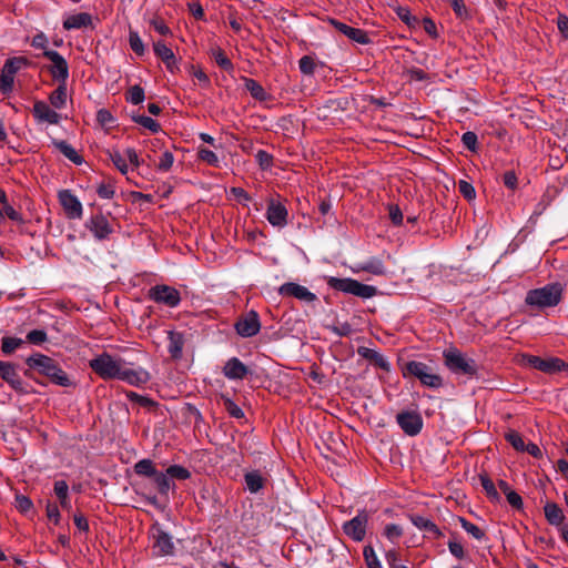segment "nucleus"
<instances>
[{
  "label": "nucleus",
  "mask_w": 568,
  "mask_h": 568,
  "mask_svg": "<svg viewBox=\"0 0 568 568\" xmlns=\"http://www.w3.org/2000/svg\"><path fill=\"white\" fill-rule=\"evenodd\" d=\"M29 369L24 375L33 378L31 369L37 371L39 374L49 378V381L58 386L69 387L72 385L68 374L60 367L59 363L41 353H36L26 359Z\"/></svg>",
  "instance_id": "nucleus-1"
},
{
  "label": "nucleus",
  "mask_w": 568,
  "mask_h": 568,
  "mask_svg": "<svg viewBox=\"0 0 568 568\" xmlns=\"http://www.w3.org/2000/svg\"><path fill=\"white\" fill-rule=\"evenodd\" d=\"M109 378H118L133 386L146 384L151 376L143 368H132L120 357L109 355Z\"/></svg>",
  "instance_id": "nucleus-2"
},
{
  "label": "nucleus",
  "mask_w": 568,
  "mask_h": 568,
  "mask_svg": "<svg viewBox=\"0 0 568 568\" xmlns=\"http://www.w3.org/2000/svg\"><path fill=\"white\" fill-rule=\"evenodd\" d=\"M562 298V286L559 283H550L542 287L527 292L525 303L537 310L557 306Z\"/></svg>",
  "instance_id": "nucleus-3"
},
{
  "label": "nucleus",
  "mask_w": 568,
  "mask_h": 568,
  "mask_svg": "<svg viewBox=\"0 0 568 568\" xmlns=\"http://www.w3.org/2000/svg\"><path fill=\"white\" fill-rule=\"evenodd\" d=\"M134 471L141 477L149 478L155 485L158 491L162 496H168L171 489H175V485L170 483L166 470L161 471L155 467L153 460L144 458L134 465Z\"/></svg>",
  "instance_id": "nucleus-4"
},
{
  "label": "nucleus",
  "mask_w": 568,
  "mask_h": 568,
  "mask_svg": "<svg viewBox=\"0 0 568 568\" xmlns=\"http://www.w3.org/2000/svg\"><path fill=\"white\" fill-rule=\"evenodd\" d=\"M29 64L30 61L22 55L6 60L0 74V92L3 95H9L13 91L16 74Z\"/></svg>",
  "instance_id": "nucleus-5"
},
{
  "label": "nucleus",
  "mask_w": 568,
  "mask_h": 568,
  "mask_svg": "<svg viewBox=\"0 0 568 568\" xmlns=\"http://www.w3.org/2000/svg\"><path fill=\"white\" fill-rule=\"evenodd\" d=\"M445 365L455 374L474 376L477 374V364L473 358H467L457 348H449L443 353Z\"/></svg>",
  "instance_id": "nucleus-6"
},
{
  "label": "nucleus",
  "mask_w": 568,
  "mask_h": 568,
  "mask_svg": "<svg viewBox=\"0 0 568 568\" xmlns=\"http://www.w3.org/2000/svg\"><path fill=\"white\" fill-rule=\"evenodd\" d=\"M404 377L413 376L427 387L438 388L443 385V379L439 375L432 372V368L425 363L417 361H409L403 368Z\"/></svg>",
  "instance_id": "nucleus-7"
},
{
  "label": "nucleus",
  "mask_w": 568,
  "mask_h": 568,
  "mask_svg": "<svg viewBox=\"0 0 568 568\" xmlns=\"http://www.w3.org/2000/svg\"><path fill=\"white\" fill-rule=\"evenodd\" d=\"M520 363L549 375L568 372V364L559 357L542 358L531 354H523Z\"/></svg>",
  "instance_id": "nucleus-8"
},
{
  "label": "nucleus",
  "mask_w": 568,
  "mask_h": 568,
  "mask_svg": "<svg viewBox=\"0 0 568 568\" xmlns=\"http://www.w3.org/2000/svg\"><path fill=\"white\" fill-rule=\"evenodd\" d=\"M286 200L280 194L267 199V207L265 217L268 223L278 229H283L287 225L288 211L285 205Z\"/></svg>",
  "instance_id": "nucleus-9"
},
{
  "label": "nucleus",
  "mask_w": 568,
  "mask_h": 568,
  "mask_svg": "<svg viewBox=\"0 0 568 568\" xmlns=\"http://www.w3.org/2000/svg\"><path fill=\"white\" fill-rule=\"evenodd\" d=\"M113 164L124 175L134 173V169H140V165L144 163V158H140L134 149H125L121 152L109 153Z\"/></svg>",
  "instance_id": "nucleus-10"
},
{
  "label": "nucleus",
  "mask_w": 568,
  "mask_h": 568,
  "mask_svg": "<svg viewBox=\"0 0 568 568\" xmlns=\"http://www.w3.org/2000/svg\"><path fill=\"white\" fill-rule=\"evenodd\" d=\"M368 519V513L365 509L359 510L354 518L343 524V532L356 542L363 541L366 536Z\"/></svg>",
  "instance_id": "nucleus-11"
},
{
  "label": "nucleus",
  "mask_w": 568,
  "mask_h": 568,
  "mask_svg": "<svg viewBox=\"0 0 568 568\" xmlns=\"http://www.w3.org/2000/svg\"><path fill=\"white\" fill-rule=\"evenodd\" d=\"M149 297L153 302L169 307H176L181 302L180 292L165 284L151 287L149 291Z\"/></svg>",
  "instance_id": "nucleus-12"
},
{
  "label": "nucleus",
  "mask_w": 568,
  "mask_h": 568,
  "mask_svg": "<svg viewBox=\"0 0 568 568\" xmlns=\"http://www.w3.org/2000/svg\"><path fill=\"white\" fill-rule=\"evenodd\" d=\"M400 429L408 436H416L423 428V418L418 412L403 410L396 415Z\"/></svg>",
  "instance_id": "nucleus-13"
},
{
  "label": "nucleus",
  "mask_w": 568,
  "mask_h": 568,
  "mask_svg": "<svg viewBox=\"0 0 568 568\" xmlns=\"http://www.w3.org/2000/svg\"><path fill=\"white\" fill-rule=\"evenodd\" d=\"M43 57L51 61L50 73L58 82H67L69 78V65L65 59L54 50H45Z\"/></svg>",
  "instance_id": "nucleus-14"
},
{
  "label": "nucleus",
  "mask_w": 568,
  "mask_h": 568,
  "mask_svg": "<svg viewBox=\"0 0 568 568\" xmlns=\"http://www.w3.org/2000/svg\"><path fill=\"white\" fill-rule=\"evenodd\" d=\"M278 293L282 296L294 297L307 304L314 303L318 300L316 294L311 292L307 287L293 282H287L281 285Z\"/></svg>",
  "instance_id": "nucleus-15"
},
{
  "label": "nucleus",
  "mask_w": 568,
  "mask_h": 568,
  "mask_svg": "<svg viewBox=\"0 0 568 568\" xmlns=\"http://www.w3.org/2000/svg\"><path fill=\"white\" fill-rule=\"evenodd\" d=\"M260 316L255 311H250L235 323V331L242 337H253L260 332Z\"/></svg>",
  "instance_id": "nucleus-16"
},
{
  "label": "nucleus",
  "mask_w": 568,
  "mask_h": 568,
  "mask_svg": "<svg viewBox=\"0 0 568 568\" xmlns=\"http://www.w3.org/2000/svg\"><path fill=\"white\" fill-rule=\"evenodd\" d=\"M329 23L335 28V30H337L338 32H341L342 34L347 37L349 40H352L356 43L368 44L371 42V39H369L367 32L363 29L351 27V26H348L342 21H338L336 19H329Z\"/></svg>",
  "instance_id": "nucleus-17"
},
{
  "label": "nucleus",
  "mask_w": 568,
  "mask_h": 568,
  "mask_svg": "<svg viewBox=\"0 0 568 568\" xmlns=\"http://www.w3.org/2000/svg\"><path fill=\"white\" fill-rule=\"evenodd\" d=\"M59 200L69 219L81 217L82 204L70 190L61 191L59 193Z\"/></svg>",
  "instance_id": "nucleus-18"
},
{
  "label": "nucleus",
  "mask_w": 568,
  "mask_h": 568,
  "mask_svg": "<svg viewBox=\"0 0 568 568\" xmlns=\"http://www.w3.org/2000/svg\"><path fill=\"white\" fill-rule=\"evenodd\" d=\"M154 542L153 550L156 556H169L174 552V544L172 537L161 528H155L153 534Z\"/></svg>",
  "instance_id": "nucleus-19"
},
{
  "label": "nucleus",
  "mask_w": 568,
  "mask_h": 568,
  "mask_svg": "<svg viewBox=\"0 0 568 568\" xmlns=\"http://www.w3.org/2000/svg\"><path fill=\"white\" fill-rule=\"evenodd\" d=\"M222 372L227 379L241 381L247 376L250 369L237 357H231L230 359L226 361Z\"/></svg>",
  "instance_id": "nucleus-20"
},
{
  "label": "nucleus",
  "mask_w": 568,
  "mask_h": 568,
  "mask_svg": "<svg viewBox=\"0 0 568 568\" xmlns=\"http://www.w3.org/2000/svg\"><path fill=\"white\" fill-rule=\"evenodd\" d=\"M32 113L38 122L58 124L61 119V115L43 101L34 102Z\"/></svg>",
  "instance_id": "nucleus-21"
},
{
  "label": "nucleus",
  "mask_w": 568,
  "mask_h": 568,
  "mask_svg": "<svg viewBox=\"0 0 568 568\" xmlns=\"http://www.w3.org/2000/svg\"><path fill=\"white\" fill-rule=\"evenodd\" d=\"M154 53L158 58H160L165 64L166 69L170 72H174L178 70L176 59L171 48H169L163 41L154 42L153 44Z\"/></svg>",
  "instance_id": "nucleus-22"
},
{
  "label": "nucleus",
  "mask_w": 568,
  "mask_h": 568,
  "mask_svg": "<svg viewBox=\"0 0 568 568\" xmlns=\"http://www.w3.org/2000/svg\"><path fill=\"white\" fill-rule=\"evenodd\" d=\"M409 518L416 528L432 536L434 539H440L443 537L442 530L433 520L420 515H412Z\"/></svg>",
  "instance_id": "nucleus-23"
},
{
  "label": "nucleus",
  "mask_w": 568,
  "mask_h": 568,
  "mask_svg": "<svg viewBox=\"0 0 568 568\" xmlns=\"http://www.w3.org/2000/svg\"><path fill=\"white\" fill-rule=\"evenodd\" d=\"M168 338V352L170 353L172 359H180L182 357V351L185 343L184 335L180 332L169 331Z\"/></svg>",
  "instance_id": "nucleus-24"
},
{
  "label": "nucleus",
  "mask_w": 568,
  "mask_h": 568,
  "mask_svg": "<svg viewBox=\"0 0 568 568\" xmlns=\"http://www.w3.org/2000/svg\"><path fill=\"white\" fill-rule=\"evenodd\" d=\"M544 514L547 523L551 526L559 527L565 524L564 510L552 501L546 503L544 506Z\"/></svg>",
  "instance_id": "nucleus-25"
},
{
  "label": "nucleus",
  "mask_w": 568,
  "mask_h": 568,
  "mask_svg": "<svg viewBox=\"0 0 568 568\" xmlns=\"http://www.w3.org/2000/svg\"><path fill=\"white\" fill-rule=\"evenodd\" d=\"M85 226L97 240L102 241L106 239V219L103 215L97 214L92 216Z\"/></svg>",
  "instance_id": "nucleus-26"
},
{
  "label": "nucleus",
  "mask_w": 568,
  "mask_h": 568,
  "mask_svg": "<svg viewBox=\"0 0 568 568\" xmlns=\"http://www.w3.org/2000/svg\"><path fill=\"white\" fill-rule=\"evenodd\" d=\"M357 354L369 361L371 363H373L375 366L384 369V371H389V363L386 361V358L379 354L377 351L373 349V348H368V347H365V346H359L357 348Z\"/></svg>",
  "instance_id": "nucleus-27"
},
{
  "label": "nucleus",
  "mask_w": 568,
  "mask_h": 568,
  "mask_svg": "<svg viewBox=\"0 0 568 568\" xmlns=\"http://www.w3.org/2000/svg\"><path fill=\"white\" fill-rule=\"evenodd\" d=\"M91 16L87 12H79L68 16L63 20V28L65 30L81 29L91 24Z\"/></svg>",
  "instance_id": "nucleus-28"
},
{
  "label": "nucleus",
  "mask_w": 568,
  "mask_h": 568,
  "mask_svg": "<svg viewBox=\"0 0 568 568\" xmlns=\"http://www.w3.org/2000/svg\"><path fill=\"white\" fill-rule=\"evenodd\" d=\"M244 481L250 493L256 494L264 488L266 478L262 476L260 470H251L244 475Z\"/></svg>",
  "instance_id": "nucleus-29"
},
{
  "label": "nucleus",
  "mask_w": 568,
  "mask_h": 568,
  "mask_svg": "<svg viewBox=\"0 0 568 568\" xmlns=\"http://www.w3.org/2000/svg\"><path fill=\"white\" fill-rule=\"evenodd\" d=\"M51 144L74 164H81L83 162L82 156H80L74 148L67 141L51 139Z\"/></svg>",
  "instance_id": "nucleus-30"
},
{
  "label": "nucleus",
  "mask_w": 568,
  "mask_h": 568,
  "mask_svg": "<svg viewBox=\"0 0 568 568\" xmlns=\"http://www.w3.org/2000/svg\"><path fill=\"white\" fill-rule=\"evenodd\" d=\"M244 87L251 97L260 102L268 100L270 95L265 89L254 79L243 78Z\"/></svg>",
  "instance_id": "nucleus-31"
},
{
  "label": "nucleus",
  "mask_w": 568,
  "mask_h": 568,
  "mask_svg": "<svg viewBox=\"0 0 568 568\" xmlns=\"http://www.w3.org/2000/svg\"><path fill=\"white\" fill-rule=\"evenodd\" d=\"M376 287L367 284H363L357 280H353L349 294L362 298H371L376 295Z\"/></svg>",
  "instance_id": "nucleus-32"
},
{
  "label": "nucleus",
  "mask_w": 568,
  "mask_h": 568,
  "mask_svg": "<svg viewBox=\"0 0 568 568\" xmlns=\"http://www.w3.org/2000/svg\"><path fill=\"white\" fill-rule=\"evenodd\" d=\"M210 54L221 69H223L224 71L233 70L234 65L232 61L227 58L223 49H221L217 45L212 47L210 50Z\"/></svg>",
  "instance_id": "nucleus-33"
},
{
  "label": "nucleus",
  "mask_w": 568,
  "mask_h": 568,
  "mask_svg": "<svg viewBox=\"0 0 568 568\" xmlns=\"http://www.w3.org/2000/svg\"><path fill=\"white\" fill-rule=\"evenodd\" d=\"M50 103L55 109H62L67 102V82H59L58 88L49 97Z\"/></svg>",
  "instance_id": "nucleus-34"
},
{
  "label": "nucleus",
  "mask_w": 568,
  "mask_h": 568,
  "mask_svg": "<svg viewBox=\"0 0 568 568\" xmlns=\"http://www.w3.org/2000/svg\"><path fill=\"white\" fill-rule=\"evenodd\" d=\"M480 484L486 493V496L491 503H499L500 495L497 491L494 481L489 478L487 474L479 475Z\"/></svg>",
  "instance_id": "nucleus-35"
},
{
  "label": "nucleus",
  "mask_w": 568,
  "mask_h": 568,
  "mask_svg": "<svg viewBox=\"0 0 568 568\" xmlns=\"http://www.w3.org/2000/svg\"><path fill=\"white\" fill-rule=\"evenodd\" d=\"M362 271L374 274V275H384L386 273L385 265L383 261L378 257H371L361 266Z\"/></svg>",
  "instance_id": "nucleus-36"
},
{
  "label": "nucleus",
  "mask_w": 568,
  "mask_h": 568,
  "mask_svg": "<svg viewBox=\"0 0 568 568\" xmlns=\"http://www.w3.org/2000/svg\"><path fill=\"white\" fill-rule=\"evenodd\" d=\"M166 474L170 483L172 480H186L191 477V471L184 466L174 464L166 468Z\"/></svg>",
  "instance_id": "nucleus-37"
},
{
  "label": "nucleus",
  "mask_w": 568,
  "mask_h": 568,
  "mask_svg": "<svg viewBox=\"0 0 568 568\" xmlns=\"http://www.w3.org/2000/svg\"><path fill=\"white\" fill-rule=\"evenodd\" d=\"M221 400H222L224 409L227 412V414L231 417L236 418V419L244 417V412L242 410V408L229 396L221 395Z\"/></svg>",
  "instance_id": "nucleus-38"
},
{
  "label": "nucleus",
  "mask_w": 568,
  "mask_h": 568,
  "mask_svg": "<svg viewBox=\"0 0 568 568\" xmlns=\"http://www.w3.org/2000/svg\"><path fill=\"white\" fill-rule=\"evenodd\" d=\"M133 121L152 133H158L161 130V124L152 118L138 114L132 116Z\"/></svg>",
  "instance_id": "nucleus-39"
},
{
  "label": "nucleus",
  "mask_w": 568,
  "mask_h": 568,
  "mask_svg": "<svg viewBox=\"0 0 568 568\" xmlns=\"http://www.w3.org/2000/svg\"><path fill=\"white\" fill-rule=\"evenodd\" d=\"M458 521L463 529L469 534L471 537H474L476 540H483L485 538V531L479 528L477 525L470 523L464 517H458Z\"/></svg>",
  "instance_id": "nucleus-40"
},
{
  "label": "nucleus",
  "mask_w": 568,
  "mask_h": 568,
  "mask_svg": "<svg viewBox=\"0 0 568 568\" xmlns=\"http://www.w3.org/2000/svg\"><path fill=\"white\" fill-rule=\"evenodd\" d=\"M353 278H338L331 276L327 278V285L336 291L348 293L351 292Z\"/></svg>",
  "instance_id": "nucleus-41"
},
{
  "label": "nucleus",
  "mask_w": 568,
  "mask_h": 568,
  "mask_svg": "<svg viewBox=\"0 0 568 568\" xmlns=\"http://www.w3.org/2000/svg\"><path fill=\"white\" fill-rule=\"evenodd\" d=\"M145 94L144 90L141 85L130 87L125 93V99L128 102L136 105L144 101Z\"/></svg>",
  "instance_id": "nucleus-42"
},
{
  "label": "nucleus",
  "mask_w": 568,
  "mask_h": 568,
  "mask_svg": "<svg viewBox=\"0 0 568 568\" xmlns=\"http://www.w3.org/2000/svg\"><path fill=\"white\" fill-rule=\"evenodd\" d=\"M23 344V341L18 337H2L1 339V351L6 355L12 354L17 348H19Z\"/></svg>",
  "instance_id": "nucleus-43"
},
{
  "label": "nucleus",
  "mask_w": 568,
  "mask_h": 568,
  "mask_svg": "<svg viewBox=\"0 0 568 568\" xmlns=\"http://www.w3.org/2000/svg\"><path fill=\"white\" fill-rule=\"evenodd\" d=\"M363 556L367 568H383L374 548L371 545L364 547Z\"/></svg>",
  "instance_id": "nucleus-44"
},
{
  "label": "nucleus",
  "mask_w": 568,
  "mask_h": 568,
  "mask_svg": "<svg viewBox=\"0 0 568 568\" xmlns=\"http://www.w3.org/2000/svg\"><path fill=\"white\" fill-rule=\"evenodd\" d=\"M90 365L100 377L106 379V352H103L98 358L92 359Z\"/></svg>",
  "instance_id": "nucleus-45"
},
{
  "label": "nucleus",
  "mask_w": 568,
  "mask_h": 568,
  "mask_svg": "<svg viewBox=\"0 0 568 568\" xmlns=\"http://www.w3.org/2000/svg\"><path fill=\"white\" fill-rule=\"evenodd\" d=\"M300 71L305 75H313L315 73L316 63L313 57L303 55L298 61Z\"/></svg>",
  "instance_id": "nucleus-46"
},
{
  "label": "nucleus",
  "mask_w": 568,
  "mask_h": 568,
  "mask_svg": "<svg viewBox=\"0 0 568 568\" xmlns=\"http://www.w3.org/2000/svg\"><path fill=\"white\" fill-rule=\"evenodd\" d=\"M505 438L517 452H525L526 444L518 432L509 430L505 434Z\"/></svg>",
  "instance_id": "nucleus-47"
},
{
  "label": "nucleus",
  "mask_w": 568,
  "mask_h": 568,
  "mask_svg": "<svg viewBox=\"0 0 568 568\" xmlns=\"http://www.w3.org/2000/svg\"><path fill=\"white\" fill-rule=\"evenodd\" d=\"M450 7L455 16L460 20H467L470 18V13L465 4L464 0H449Z\"/></svg>",
  "instance_id": "nucleus-48"
},
{
  "label": "nucleus",
  "mask_w": 568,
  "mask_h": 568,
  "mask_svg": "<svg viewBox=\"0 0 568 568\" xmlns=\"http://www.w3.org/2000/svg\"><path fill=\"white\" fill-rule=\"evenodd\" d=\"M129 43L132 49V51L138 55H143L145 52V48L143 44L142 39L140 38L139 33L135 31H130L129 34Z\"/></svg>",
  "instance_id": "nucleus-49"
},
{
  "label": "nucleus",
  "mask_w": 568,
  "mask_h": 568,
  "mask_svg": "<svg viewBox=\"0 0 568 568\" xmlns=\"http://www.w3.org/2000/svg\"><path fill=\"white\" fill-rule=\"evenodd\" d=\"M18 373L16 371V365L10 362L0 361V377L4 382H10Z\"/></svg>",
  "instance_id": "nucleus-50"
},
{
  "label": "nucleus",
  "mask_w": 568,
  "mask_h": 568,
  "mask_svg": "<svg viewBox=\"0 0 568 568\" xmlns=\"http://www.w3.org/2000/svg\"><path fill=\"white\" fill-rule=\"evenodd\" d=\"M197 155H199V159L202 160L203 162H206L207 164H210L214 168L220 166L219 156L213 151L202 148V149H199Z\"/></svg>",
  "instance_id": "nucleus-51"
},
{
  "label": "nucleus",
  "mask_w": 568,
  "mask_h": 568,
  "mask_svg": "<svg viewBox=\"0 0 568 568\" xmlns=\"http://www.w3.org/2000/svg\"><path fill=\"white\" fill-rule=\"evenodd\" d=\"M174 162V155L170 151H164L160 156L159 162L155 164L156 169L161 172H168Z\"/></svg>",
  "instance_id": "nucleus-52"
},
{
  "label": "nucleus",
  "mask_w": 568,
  "mask_h": 568,
  "mask_svg": "<svg viewBox=\"0 0 568 568\" xmlns=\"http://www.w3.org/2000/svg\"><path fill=\"white\" fill-rule=\"evenodd\" d=\"M462 142L463 145L471 152H476L478 149V138L477 134L473 131L465 132L462 135Z\"/></svg>",
  "instance_id": "nucleus-53"
},
{
  "label": "nucleus",
  "mask_w": 568,
  "mask_h": 568,
  "mask_svg": "<svg viewBox=\"0 0 568 568\" xmlns=\"http://www.w3.org/2000/svg\"><path fill=\"white\" fill-rule=\"evenodd\" d=\"M126 396L130 400L138 403L142 407L153 408L156 406V403L150 397L140 395L134 392H128Z\"/></svg>",
  "instance_id": "nucleus-54"
},
{
  "label": "nucleus",
  "mask_w": 568,
  "mask_h": 568,
  "mask_svg": "<svg viewBox=\"0 0 568 568\" xmlns=\"http://www.w3.org/2000/svg\"><path fill=\"white\" fill-rule=\"evenodd\" d=\"M256 162L262 170H268L273 165V155L265 150H258L255 154Z\"/></svg>",
  "instance_id": "nucleus-55"
},
{
  "label": "nucleus",
  "mask_w": 568,
  "mask_h": 568,
  "mask_svg": "<svg viewBox=\"0 0 568 568\" xmlns=\"http://www.w3.org/2000/svg\"><path fill=\"white\" fill-rule=\"evenodd\" d=\"M458 191L467 201H473L476 197V191L471 183L460 180L458 182Z\"/></svg>",
  "instance_id": "nucleus-56"
},
{
  "label": "nucleus",
  "mask_w": 568,
  "mask_h": 568,
  "mask_svg": "<svg viewBox=\"0 0 568 568\" xmlns=\"http://www.w3.org/2000/svg\"><path fill=\"white\" fill-rule=\"evenodd\" d=\"M384 535L387 539L390 541H395L403 535V529L399 525L396 524H388L385 526Z\"/></svg>",
  "instance_id": "nucleus-57"
},
{
  "label": "nucleus",
  "mask_w": 568,
  "mask_h": 568,
  "mask_svg": "<svg viewBox=\"0 0 568 568\" xmlns=\"http://www.w3.org/2000/svg\"><path fill=\"white\" fill-rule=\"evenodd\" d=\"M449 552L457 559L463 560L467 557V552L465 551L463 545L456 540L448 541Z\"/></svg>",
  "instance_id": "nucleus-58"
},
{
  "label": "nucleus",
  "mask_w": 568,
  "mask_h": 568,
  "mask_svg": "<svg viewBox=\"0 0 568 568\" xmlns=\"http://www.w3.org/2000/svg\"><path fill=\"white\" fill-rule=\"evenodd\" d=\"M27 341L31 344L39 345L47 341V333L43 329H32L27 334Z\"/></svg>",
  "instance_id": "nucleus-59"
},
{
  "label": "nucleus",
  "mask_w": 568,
  "mask_h": 568,
  "mask_svg": "<svg viewBox=\"0 0 568 568\" xmlns=\"http://www.w3.org/2000/svg\"><path fill=\"white\" fill-rule=\"evenodd\" d=\"M398 17L403 22H405L408 27H415L418 23V19L410 13L407 8H399L397 11Z\"/></svg>",
  "instance_id": "nucleus-60"
},
{
  "label": "nucleus",
  "mask_w": 568,
  "mask_h": 568,
  "mask_svg": "<svg viewBox=\"0 0 568 568\" xmlns=\"http://www.w3.org/2000/svg\"><path fill=\"white\" fill-rule=\"evenodd\" d=\"M388 213H389V219L394 225L399 226L403 224L404 216H403V212L398 205L390 204L388 206Z\"/></svg>",
  "instance_id": "nucleus-61"
},
{
  "label": "nucleus",
  "mask_w": 568,
  "mask_h": 568,
  "mask_svg": "<svg viewBox=\"0 0 568 568\" xmlns=\"http://www.w3.org/2000/svg\"><path fill=\"white\" fill-rule=\"evenodd\" d=\"M31 499L24 495L16 496V508L21 513H28L32 508Z\"/></svg>",
  "instance_id": "nucleus-62"
},
{
  "label": "nucleus",
  "mask_w": 568,
  "mask_h": 568,
  "mask_svg": "<svg viewBox=\"0 0 568 568\" xmlns=\"http://www.w3.org/2000/svg\"><path fill=\"white\" fill-rule=\"evenodd\" d=\"M150 24L153 27V29L160 33L161 36H171L172 34V31L171 29L166 26V23L160 19V18H155V19H152L150 21Z\"/></svg>",
  "instance_id": "nucleus-63"
},
{
  "label": "nucleus",
  "mask_w": 568,
  "mask_h": 568,
  "mask_svg": "<svg viewBox=\"0 0 568 568\" xmlns=\"http://www.w3.org/2000/svg\"><path fill=\"white\" fill-rule=\"evenodd\" d=\"M506 499L513 508H515L517 510L523 509V507H524L523 498L515 490H509V493L506 495Z\"/></svg>",
  "instance_id": "nucleus-64"
}]
</instances>
